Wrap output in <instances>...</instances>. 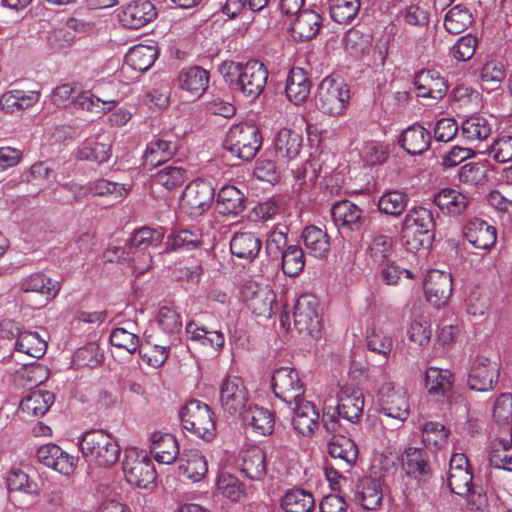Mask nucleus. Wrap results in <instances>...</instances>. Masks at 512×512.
Here are the masks:
<instances>
[{"instance_id": "1", "label": "nucleus", "mask_w": 512, "mask_h": 512, "mask_svg": "<svg viewBox=\"0 0 512 512\" xmlns=\"http://www.w3.org/2000/svg\"><path fill=\"white\" fill-rule=\"evenodd\" d=\"M164 233L161 230L143 227L137 230L128 241L126 264L135 276L150 270L153 265L152 253L161 245Z\"/></svg>"}, {"instance_id": "2", "label": "nucleus", "mask_w": 512, "mask_h": 512, "mask_svg": "<svg viewBox=\"0 0 512 512\" xmlns=\"http://www.w3.org/2000/svg\"><path fill=\"white\" fill-rule=\"evenodd\" d=\"M435 220L430 209L415 206L407 211L401 225L402 238L409 250L429 247L434 239Z\"/></svg>"}, {"instance_id": "3", "label": "nucleus", "mask_w": 512, "mask_h": 512, "mask_svg": "<svg viewBox=\"0 0 512 512\" xmlns=\"http://www.w3.org/2000/svg\"><path fill=\"white\" fill-rule=\"evenodd\" d=\"M80 451L88 463L103 468L114 466L120 457L121 449L117 440L104 430L85 432L79 443Z\"/></svg>"}, {"instance_id": "4", "label": "nucleus", "mask_w": 512, "mask_h": 512, "mask_svg": "<svg viewBox=\"0 0 512 512\" xmlns=\"http://www.w3.org/2000/svg\"><path fill=\"white\" fill-rule=\"evenodd\" d=\"M262 146V136L253 124L239 123L227 132L224 148L243 161L252 160Z\"/></svg>"}, {"instance_id": "5", "label": "nucleus", "mask_w": 512, "mask_h": 512, "mask_svg": "<svg viewBox=\"0 0 512 512\" xmlns=\"http://www.w3.org/2000/svg\"><path fill=\"white\" fill-rule=\"evenodd\" d=\"M122 469L126 481L141 489L155 486L156 470L151 458L145 451L136 448L125 451Z\"/></svg>"}, {"instance_id": "6", "label": "nucleus", "mask_w": 512, "mask_h": 512, "mask_svg": "<svg viewBox=\"0 0 512 512\" xmlns=\"http://www.w3.org/2000/svg\"><path fill=\"white\" fill-rule=\"evenodd\" d=\"M317 100L323 113L343 115L350 103L349 86L342 79L327 76L318 86Z\"/></svg>"}, {"instance_id": "7", "label": "nucleus", "mask_w": 512, "mask_h": 512, "mask_svg": "<svg viewBox=\"0 0 512 512\" xmlns=\"http://www.w3.org/2000/svg\"><path fill=\"white\" fill-rule=\"evenodd\" d=\"M211 408L196 399L190 400L182 408L180 419L183 428L206 441L215 436V420Z\"/></svg>"}, {"instance_id": "8", "label": "nucleus", "mask_w": 512, "mask_h": 512, "mask_svg": "<svg viewBox=\"0 0 512 512\" xmlns=\"http://www.w3.org/2000/svg\"><path fill=\"white\" fill-rule=\"evenodd\" d=\"M380 413L389 418L405 422L410 415V401L407 390L393 382H385L379 389Z\"/></svg>"}, {"instance_id": "9", "label": "nucleus", "mask_w": 512, "mask_h": 512, "mask_svg": "<svg viewBox=\"0 0 512 512\" xmlns=\"http://www.w3.org/2000/svg\"><path fill=\"white\" fill-rule=\"evenodd\" d=\"M293 319L300 334L317 338L322 329L317 298L312 294L301 295L294 305Z\"/></svg>"}, {"instance_id": "10", "label": "nucleus", "mask_w": 512, "mask_h": 512, "mask_svg": "<svg viewBox=\"0 0 512 512\" xmlns=\"http://www.w3.org/2000/svg\"><path fill=\"white\" fill-rule=\"evenodd\" d=\"M215 197L213 186L206 180L196 179L184 189L180 198V207L191 217H197L206 212Z\"/></svg>"}, {"instance_id": "11", "label": "nucleus", "mask_w": 512, "mask_h": 512, "mask_svg": "<svg viewBox=\"0 0 512 512\" xmlns=\"http://www.w3.org/2000/svg\"><path fill=\"white\" fill-rule=\"evenodd\" d=\"M235 70V88L244 96L256 99L267 83L268 71L265 65L258 60H250L245 65L237 64Z\"/></svg>"}, {"instance_id": "12", "label": "nucleus", "mask_w": 512, "mask_h": 512, "mask_svg": "<svg viewBox=\"0 0 512 512\" xmlns=\"http://www.w3.org/2000/svg\"><path fill=\"white\" fill-rule=\"evenodd\" d=\"M218 401L224 413L241 415L250 405L244 381L237 376H227L220 384Z\"/></svg>"}, {"instance_id": "13", "label": "nucleus", "mask_w": 512, "mask_h": 512, "mask_svg": "<svg viewBox=\"0 0 512 512\" xmlns=\"http://www.w3.org/2000/svg\"><path fill=\"white\" fill-rule=\"evenodd\" d=\"M272 388L275 396L288 405L301 400L305 393L298 372L291 367H280L274 371Z\"/></svg>"}, {"instance_id": "14", "label": "nucleus", "mask_w": 512, "mask_h": 512, "mask_svg": "<svg viewBox=\"0 0 512 512\" xmlns=\"http://www.w3.org/2000/svg\"><path fill=\"white\" fill-rule=\"evenodd\" d=\"M499 369L495 362L485 356H476L471 363L467 385L471 390L486 392L494 388L498 381Z\"/></svg>"}, {"instance_id": "15", "label": "nucleus", "mask_w": 512, "mask_h": 512, "mask_svg": "<svg viewBox=\"0 0 512 512\" xmlns=\"http://www.w3.org/2000/svg\"><path fill=\"white\" fill-rule=\"evenodd\" d=\"M242 293L248 309L253 314L264 318L272 316L276 295L269 285L248 283L244 286Z\"/></svg>"}, {"instance_id": "16", "label": "nucleus", "mask_w": 512, "mask_h": 512, "mask_svg": "<svg viewBox=\"0 0 512 512\" xmlns=\"http://www.w3.org/2000/svg\"><path fill=\"white\" fill-rule=\"evenodd\" d=\"M405 475L418 483L428 482L433 474L428 454L422 448L408 447L401 456Z\"/></svg>"}, {"instance_id": "17", "label": "nucleus", "mask_w": 512, "mask_h": 512, "mask_svg": "<svg viewBox=\"0 0 512 512\" xmlns=\"http://www.w3.org/2000/svg\"><path fill=\"white\" fill-rule=\"evenodd\" d=\"M40 463L65 476L72 475L77 467V458L69 455L56 444L42 445L37 450Z\"/></svg>"}, {"instance_id": "18", "label": "nucleus", "mask_w": 512, "mask_h": 512, "mask_svg": "<svg viewBox=\"0 0 512 512\" xmlns=\"http://www.w3.org/2000/svg\"><path fill=\"white\" fill-rule=\"evenodd\" d=\"M337 415L349 422H356L362 415L364 407L363 393L352 385H343L337 394Z\"/></svg>"}, {"instance_id": "19", "label": "nucleus", "mask_w": 512, "mask_h": 512, "mask_svg": "<svg viewBox=\"0 0 512 512\" xmlns=\"http://www.w3.org/2000/svg\"><path fill=\"white\" fill-rule=\"evenodd\" d=\"M334 224L340 230L359 231L364 222V211L349 200L336 202L331 208Z\"/></svg>"}, {"instance_id": "20", "label": "nucleus", "mask_w": 512, "mask_h": 512, "mask_svg": "<svg viewBox=\"0 0 512 512\" xmlns=\"http://www.w3.org/2000/svg\"><path fill=\"white\" fill-rule=\"evenodd\" d=\"M424 291L431 304L441 307L446 304L452 293V277L449 273L431 270L424 281Z\"/></svg>"}, {"instance_id": "21", "label": "nucleus", "mask_w": 512, "mask_h": 512, "mask_svg": "<svg viewBox=\"0 0 512 512\" xmlns=\"http://www.w3.org/2000/svg\"><path fill=\"white\" fill-rule=\"evenodd\" d=\"M327 453L341 471L348 472L358 457L355 442L344 435H333L327 444Z\"/></svg>"}, {"instance_id": "22", "label": "nucleus", "mask_w": 512, "mask_h": 512, "mask_svg": "<svg viewBox=\"0 0 512 512\" xmlns=\"http://www.w3.org/2000/svg\"><path fill=\"white\" fill-rule=\"evenodd\" d=\"M157 12L155 6L148 0H136L127 4L119 14V21L128 29H140L154 18Z\"/></svg>"}, {"instance_id": "23", "label": "nucleus", "mask_w": 512, "mask_h": 512, "mask_svg": "<svg viewBox=\"0 0 512 512\" xmlns=\"http://www.w3.org/2000/svg\"><path fill=\"white\" fill-rule=\"evenodd\" d=\"M414 86L418 97L442 99L448 90L447 81L434 69L419 71L414 77Z\"/></svg>"}, {"instance_id": "24", "label": "nucleus", "mask_w": 512, "mask_h": 512, "mask_svg": "<svg viewBox=\"0 0 512 512\" xmlns=\"http://www.w3.org/2000/svg\"><path fill=\"white\" fill-rule=\"evenodd\" d=\"M241 473L252 481H261L267 473L266 455L262 448L256 445L243 449L239 455Z\"/></svg>"}, {"instance_id": "25", "label": "nucleus", "mask_w": 512, "mask_h": 512, "mask_svg": "<svg viewBox=\"0 0 512 512\" xmlns=\"http://www.w3.org/2000/svg\"><path fill=\"white\" fill-rule=\"evenodd\" d=\"M463 236L474 248L488 250L495 244L497 232L486 221L473 218L464 225Z\"/></svg>"}, {"instance_id": "26", "label": "nucleus", "mask_w": 512, "mask_h": 512, "mask_svg": "<svg viewBox=\"0 0 512 512\" xmlns=\"http://www.w3.org/2000/svg\"><path fill=\"white\" fill-rule=\"evenodd\" d=\"M322 17L311 9H302L293 16L290 22L292 36L299 41L315 37L321 27Z\"/></svg>"}, {"instance_id": "27", "label": "nucleus", "mask_w": 512, "mask_h": 512, "mask_svg": "<svg viewBox=\"0 0 512 512\" xmlns=\"http://www.w3.org/2000/svg\"><path fill=\"white\" fill-rule=\"evenodd\" d=\"M178 151L176 141L163 138L152 139L143 154V166L145 169H153L164 164L174 157Z\"/></svg>"}, {"instance_id": "28", "label": "nucleus", "mask_w": 512, "mask_h": 512, "mask_svg": "<svg viewBox=\"0 0 512 512\" xmlns=\"http://www.w3.org/2000/svg\"><path fill=\"white\" fill-rule=\"evenodd\" d=\"M150 452L160 464H172L179 455L176 438L167 432L154 431L150 435Z\"/></svg>"}, {"instance_id": "29", "label": "nucleus", "mask_w": 512, "mask_h": 512, "mask_svg": "<svg viewBox=\"0 0 512 512\" xmlns=\"http://www.w3.org/2000/svg\"><path fill=\"white\" fill-rule=\"evenodd\" d=\"M292 425L303 436L311 435L319 425V412L316 406L303 398L294 402Z\"/></svg>"}, {"instance_id": "30", "label": "nucleus", "mask_w": 512, "mask_h": 512, "mask_svg": "<svg viewBox=\"0 0 512 512\" xmlns=\"http://www.w3.org/2000/svg\"><path fill=\"white\" fill-rule=\"evenodd\" d=\"M434 204L444 215L456 217L466 212L470 201L459 190L443 188L434 196Z\"/></svg>"}, {"instance_id": "31", "label": "nucleus", "mask_w": 512, "mask_h": 512, "mask_svg": "<svg viewBox=\"0 0 512 512\" xmlns=\"http://www.w3.org/2000/svg\"><path fill=\"white\" fill-rule=\"evenodd\" d=\"M398 143L407 153L421 155L430 147L431 134L422 125L413 124L401 133Z\"/></svg>"}, {"instance_id": "32", "label": "nucleus", "mask_w": 512, "mask_h": 512, "mask_svg": "<svg viewBox=\"0 0 512 512\" xmlns=\"http://www.w3.org/2000/svg\"><path fill=\"white\" fill-rule=\"evenodd\" d=\"M240 416L243 423L259 435L267 436L274 430V414L266 408L250 403Z\"/></svg>"}, {"instance_id": "33", "label": "nucleus", "mask_w": 512, "mask_h": 512, "mask_svg": "<svg viewBox=\"0 0 512 512\" xmlns=\"http://www.w3.org/2000/svg\"><path fill=\"white\" fill-rule=\"evenodd\" d=\"M177 82L181 90L186 91L190 96L197 99L208 87L209 73L198 66L185 68L180 71Z\"/></svg>"}, {"instance_id": "34", "label": "nucleus", "mask_w": 512, "mask_h": 512, "mask_svg": "<svg viewBox=\"0 0 512 512\" xmlns=\"http://www.w3.org/2000/svg\"><path fill=\"white\" fill-rule=\"evenodd\" d=\"M179 471L193 482L201 481L208 472L205 456L197 449L184 450L179 458Z\"/></svg>"}, {"instance_id": "35", "label": "nucleus", "mask_w": 512, "mask_h": 512, "mask_svg": "<svg viewBox=\"0 0 512 512\" xmlns=\"http://www.w3.org/2000/svg\"><path fill=\"white\" fill-rule=\"evenodd\" d=\"M262 241L253 232H237L230 241L231 253L239 259L252 262L258 256Z\"/></svg>"}, {"instance_id": "36", "label": "nucleus", "mask_w": 512, "mask_h": 512, "mask_svg": "<svg viewBox=\"0 0 512 512\" xmlns=\"http://www.w3.org/2000/svg\"><path fill=\"white\" fill-rule=\"evenodd\" d=\"M311 82L303 68L294 67L286 80L285 92L287 98L295 105L305 102L309 96Z\"/></svg>"}, {"instance_id": "37", "label": "nucleus", "mask_w": 512, "mask_h": 512, "mask_svg": "<svg viewBox=\"0 0 512 512\" xmlns=\"http://www.w3.org/2000/svg\"><path fill=\"white\" fill-rule=\"evenodd\" d=\"M383 498L382 486L379 479L372 477L362 478L355 491V500L360 502L363 508L372 510L381 504Z\"/></svg>"}, {"instance_id": "38", "label": "nucleus", "mask_w": 512, "mask_h": 512, "mask_svg": "<svg viewBox=\"0 0 512 512\" xmlns=\"http://www.w3.org/2000/svg\"><path fill=\"white\" fill-rule=\"evenodd\" d=\"M172 341L163 340L156 343L154 335H146L145 343L139 348V355L149 366L160 367L166 361Z\"/></svg>"}, {"instance_id": "39", "label": "nucleus", "mask_w": 512, "mask_h": 512, "mask_svg": "<svg viewBox=\"0 0 512 512\" xmlns=\"http://www.w3.org/2000/svg\"><path fill=\"white\" fill-rule=\"evenodd\" d=\"M492 133V124L480 114L465 119L461 125V135L468 143L482 142Z\"/></svg>"}, {"instance_id": "40", "label": "nucleus", "mask_w": 512, "mask_h": 512, "mask_svg": "<svg viewBox=\"0 0 512 512\" xmlns=\"http://www.w3.org/2000/svg\"><path fill=\"white\" fill-rule=\"evenodd\" d=\"M425 387L431 396H444L452 388L454 377L450 370L429 367L425 372Z\"/></svg>"}, {"instance_id": "41", "label": "nucleus", "mask_w": 512, "mask_h": 512, "mask_svg": "<svg viewBox=\"0 0 512 512\" xmlns=\"http://www.w3.org/2000/svg\"><path fill=\"white\" fill-rule=\"evenodd\" d=\"M217 206L223 215H238L245 208V196L233 185L224 186L218 192Z\"/></svg>"}, {"instance_id": "42", "label": "nucleus", "mask_w": 512, "mask_h": 512, "mask_svg": "<svg viewBox=\"0 0 512 512\" xmlns=\"http://www.w3.org/2000/svg\"><path fill=\"white\" fill-rule=\"evenodd\" d=\"M277 156L292 160L296 158L302 148V137L291 129H281L274 141Z\"/></svg>"}, {"instance_id": "43", "label": "nucleus", "mask_w": 512, "mask_h": 512, "mask_svg": "<svg viewBox=\"0 0 512 512\" xmlns=\"http://www.w3.org/2000/svg\"><path fill=\"white\" fill-rule=\"evenodd\" d=\"M281 508L285 512H313L315 499L311 492L293 488L288 490L281 498Z\"/></svg>"}, {"instance_id": "44", "label": "nucleus", "mask_w": 512, "mask_h": 512, "mask_svg": "<svg viewBox=\"0 0 512 512\" xmlns=\"http://www.w3.org/2000/svg\"><path fill=\"white\" fill-rule=\"evenodd\" d=\"M301 237L308 253L315 258L326 257L330 251L329 236L317 226L306 227Z\"/></svg>"}, {"instance_id": "45", "label": "nucleus", "mask_w": 512, "mask_h": 512, "mask_svg": "<svg viewBox=\"0 0 512 512\" xmlns=\"http://www.w3.org/2000/svg\"><path fill=\"white\" fill-rule=\"evenodd\" d=\"M203 243L202 234L198 229H181L167 236L165 251L192 250Z\"/></svg>"}, {"instance_id": "46", "label": "nucleus", "mask_w": 512, "mask_h": 512, "mask_svg": "<svg viewBox=\"0 0 512 512\" xmlns=\"http://www.w3.org/2000/svg\"><path fill=\"white\" fill-rule=\"evenodd\" d=\"M157 58V49L149 45H136L125 55V66L139 73L147 71Z\"/></svg>"}, {"instance_id": "47", "label": "nucleus", "mask_w": 512, "mask_h": 512, "mask_svg": "<svg viewBox=\"0 0 512 512\" xmlns=\"http://www.w3.org/2000/svg\"><path fill=\"white\" fill-rule=\"evenodd\" d=\"M54 402V394L49 391L36 390L24 397L19 405L27 415L43 416Z\"/></svg>"}, {"instance_id": "48", "label": "nucleus", "mask_w": 512, "mask_h": 512, "mask_svg": "<svg viewBox=\"0 0 512 512\" xmlns=\"http://www.w3.org/2000/svg\"><path fill=\"white\" fill-rule=\"evenodd\" d=\"M21 290L23 292H35L46 297V299H53L59 292V285L57 282L47 277L43 273H33L26 277L21 282Z\"/></svg>"}, {"instance_id": "49", "label": "nucleus", "mask_w": 512, "mask_h": 512, "mask_svg": "<svg viewBox=\"0 0 512 512\" xmlns=\"http://www.w3.org/2000/svg\"><path fill=\"white\" fill-rule=\"evenodd\" d=\"M450 430L442 423L428 421L421 428V437L429 450L438 451L448 443Z\"/></svg>"}, {"instance_id": "50", "label": "nucleus", "mask_w": 512, "mask_h": 512, "mask_svg": "<svg viewBox=\"0 0 512 512\" xmlns=\"http://www.w3.org/2000/svg\"><path fill=\"white\" fill-rule=\"evenodd\" d=\"M489 462L495 468L512 471V443L508 438L497 437L492 440Z\"/></svg>"}, {"instance_id": "51", "label": "nucleus", "mask_w": 512, "mask_h": 512, "mask_svg": "<svg viewBox=\"0 0 512 512\" xmlns=\"http://www.w3.org/2000/svg\"><path fill=\"white\" fill-rule=\"evenodd\" d=\"M15 348L32 358L39 359L47 349L46 341L34 331H18Z\"/></svg>"}, {"instance_id": "52", "label": "nucleus", "mask_w": 512, "mask_h": 512, "mask_svg": "<svg viewBox=\"0 0 512 512\" xmlns=\"http://www.w3.org/2000/svg\"><path fill=\"white\" fill-rule=\"evenodd\" d=\"M186 333L192 341H197L201 345L209 346L215 350L224 346L225 337L221 331L208 330L205 326H199L195 321L187 323Z\"/></svg>"}, {"instance_id": "53", "label": "nucleus", "mask_w": 512, "mask_h": 512, "mask_svg": "<svg viewBox=\"0 0 512 512\" xmlns=\"http://www.w3.org/2000/svg\"><path fill=\"white\" fill-rule=\"evenodd\" d=\"M473 23V16L469 9L458 4L452 7L445 15L444 27L451 34H460Z\"/></svg>"}, {"instance_id": "54", "label": "nucleus", "mask_w": 512, "mask_h": 512, "mask_svg": "<svg viewBox=\"0 0 512 512\" xmlns=\"http://www.w3.org/2000/svg\"><path fill=\"white\" fill-rule=\"evenodd\" d=\"M408 196L399 190H392L384 193L378 200L377 207L383 214L398 217L405 210L408 204Z\"/></svg>"}, {"instance_id": "55", "label": "nucleus", "mask_w": 512, "mask_h": 512, "mask_svg": "<svg viewBox=\"0 0 512 512\" xmlns=\"http://www.w3.org/2000/svg\"><path fill=\"white\" fill-rule=\"evenodd\" d=\"M360 10V0H329L331 18L337 23L351 22Z\"/></svg>"}, {"instance_id": "56", "label": "nucleus", "mask_w": 512, "mask_h": 512, "mask_svg": "<svg viewBox=\"0 0 512 512\" xmlns=\"http://www.w3.org/2000/svg\"><path fill=\"white\" fill-rule=\"evenodd\" d=\"M392 247L393 241L390 236L380 232L374 233L368 246L369 257L378 265L384 264L391 254Z\"/></svg>"}, {"instance_id": "57", "label": "nucleus", "mask_w": 512, "mask_h": 512, "mask_svg": "<svg viewBox=\"0 0 512 512\" xmlns=\"http://www.w3.org/2000/svg\"><path fill=\"white\" fill-rule=\"evenodd\" d=\"M280 258L283 272L290 277L297 276L305 266L304 252L298 245L288 246Z\"/></svg>"}, {"instance_id": "58", "label": "nucleus", "mask_w": 512, "mask_h": 512, "mask_svg": "<svg viewBox=\"0 0 512 512\" xmlns=\"http://www.w3.org/2000/svg\"><path fill=\"white\" fill-rule=\"evenodd\" d=\"M217 490L231 501H240L245 496V486L234 475L222 473L216 482Z\"/></svg>"}, {"instance_id": "59", "label": "nucleus", "mask_w": 512, "mask_h": 512, "mask_svg": "<svg viewBox=\"0 0 512 512\" xmlns=\"http://www.w3.org/2000/svg\"><path fill=\"white\" fill-rule=\"evenodd\" d=\"M482 88L486 91L497 89L506 77L502 63L490 61L484 64L480 73Z\"/></svg>"}, {"instance_id": "60", "label": "nucleus", "mask_w": 512, "mask_h": 512, "mask_svg": "<svg viewBox=\"0 0 512 512\" xmlns=\"http://www.w3.org/2000/svg\"><path fill=\"white\" fill-rule=\"evenodd\" d=\"M287 227L274 228L265 241V252L272 260H278L288 247Z\"/></svg>"}, {"instance_id": "61", "label": "nucleus", "mask_w": 512, "mask_h": 512, "mask_svg": "<svg viewBox=\"0 0 512 512\" xmlns=\"http://www.w3.org/2000/svg\"><path fill=\"white\" fill-rule=\"evenodd\" d=\"M448 485L456 495L468 496L473 488V475L470 469H462L448 472Z\"/></svg>"}, {"instance_id": "62", "label": "nucleus", "mask_w": 512, "mask_h": 512, "mask_svg": "<svg viewBox=\"0 0 512 512\" xmlns=\"http://www.w3.org/2000/svg\"><path fill=\"white\" fill-rule=\"evenodd\" d=\"M111 156V147L98 142H86L77 151V158L97 163L106 162Z\"/></svg>"}, {"instance_id": "63", "label": "nucleus", "mask_w": 512, "mask_h": 512, "mask_svg": "<svg viewBox=\"0 0 512 512\" xmlns=\"http://www.w3.org/2000/svg\"><path fill=\"white\" fill-rule=\"evenodd\" d=\"M186 179V170L182 167L167 166L158 171L154 176V182L167 190H173L181 186Z\"/></svg>"}, {"instance_id": "64", "label": "nucleus", "mask_w": 512, "mask_h": 512, "mask_svg": "<svg viewBox=\"0 0 512 512\" xmlns=\"http://www.w3.org/2000/svg\"><path fill=\"white\" fill-rule=\"evenodd\" d=\"M487 152L498 163H507L512 160V136H498L491 145L488 146Z\"/></svg>"}]
</instances>
